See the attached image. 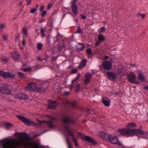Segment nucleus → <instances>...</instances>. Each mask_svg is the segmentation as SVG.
<instances>
[{
	"mask_svg": "<svg viewBox=\"0 0 148 148\" xmlns=\"http://www.w3.org/2000/svg\"><path fill=\"white\" fill-rule=\"evenodd\" d=\"M18 75L21 78L24 79L25 77L24 74L21 72H18Z\"/></svg>",
	"mask_w": 148,
	"mask_h": 148,
	"instance_id": "33",
	"label": "nucleus"
},
{
	"mask_svg": "<svg viewBox=\"0 0 148 148\" xmlns=\"http://www.w3.org/2000/svg\"><path fill=\"white\" fill-rule=\"evenodd\" d=\"M138 16L141 17V18L143 19L145 17V14H141L139 13L138 14Z\"/></svg>",
	"mask_w": 148,
	"mask_h": 148,
	"instance_id": "39",
	"label": "nucleus"
},
{
	"mask_svg": "<svg viewBox=\"0 0 148 148\" xmlns=\"http://www.w3.org/2000/svg\"><path fill=\"white\" fill-rule=\"evenodd\" d=\"M80 77V74H78L77 75V77L76 78H77V79H78V78H79Z\"/></svg>",
	"mask_w": 148,
	"mask_h": 148,
	"instance_id": "63",
	"label": "nucleus"
},
{
	"mask_svg": "<svg viewBox=\"0 0 148 148\" xmlns=\"http://www.w3.org/2000/svg\"><path fill=\"white\" fill-rule=\"evenodd\" d=\"M69 92L65 91L64 92V95H69Z\"/></svg>",
	"mask_w": 148,
	"mask_h": 148,
	"instance_id": "61",
	"label": "nucleus"
},
{
	"mask_svg": "<svg viewBox=\"0 0 148 148\" xmlns=\"http://www.w3.org/2000/svg\"><path fill=\"white\" fill-rule=\"evenodd\" d=\"M77 5V4H72L71 9L73 12L76 14L78 13Z\"/></svg>",
	"mask_w": 148,
	"mask_h": 148,
	"instance_id": "21",
	"label": "nucleus"
},
{
	"mask_svg": "<svg viewBox=\"0 0 148 148\" xmlns=\"http://www.w3.org/2000/svg\"><path fill=\"white\" fill-rule=\"evenodd\" d=\"M136 127V125L135 123H129L126 126V127L128 128L131 127Z\"/></svg>",
	"mask_w": 148,
	"mask_h": 148,
	"instance_id": "29",
	"label": "nucleus"
},
{
	"mask_svg": "<svg viewBox=\"0 0 148 148\" xmlns=\"http://www.w3.org/2000/svg\"><path fill=\"white\" fill-rule=\"evenodd\" d=\"M120 145L121 146V148H132V147H126L124 145H123L121 144V145Z\"/></svg>",
	"mask_w": 148,
	"mask_h": 148,
	"instance_id": "52",
	"label": "nucleus"
},
{
	"mask_svg": "<svg viewBox=\"0 0 148 148\" xmlns=\"http://www.w3.org/2000/svg\"><path fill=\"white\" fill-rule=\"evenodd\" d=\"M80 85L79 84L77 85L75 87V91L76 92H78L80 90Z\"/></svg>",
	"mask_w": 148,
	"mask_h": 148,
	"instance_id": "37",
	"label": "nucleus"
},
{
	"mask_svg": "<svg viewBox=\"0 0 148 148\" xmlns=\"http://www.w3.org/2000/svg\"><path fill=\"white\" fill-rule=\"evenodd\" d=\"M108 140H109L112 144H118L119 145H121V143L119 142L118 139L116 137L110 135Z\"/></svg>",
	"mask_w": 148,
	"mask_h": 148,
	"instance_id": "7",
	"label": "nucleus"
},
{
	"mask_svg": "<svg viewBox=\"0 0 148 148\" xmlns=\"http://www.w3.org/2000/svg\"><path fill=\"white\" fill-rule=\"evenodd\" d=\"M77 69H72L71 70V72L73 73H75L77 72Z\"/></svg>",
	"mask_w": 148,
	"mask_h": 148,
	"instance_id": "44",
	"label": "nucleus"
},
{
	"mask_svg": "<svg viewBox=\"0 0 148 148\" xmlns=\"http://www.w3.org/2000/svg\"><path fill=\"white\" fill-rule=\"evenodd\" d=\"M137 73L138 74V75H141V74H143L141 72V71H140V70L138 69H137V71H136Z\"/></svg>",
	"mask_w": 148,
	"mask_h": 148,
	"instance_id": "54",
	"label": "nucleus"
},
{
	"mask_svg": "<svg viewBox=\"0 0 148 148\" xmlns=\"http://www.w3.org/2000/svg\"><path fill=\"white\" fill-rule=\"evenodd\" d=\"M4 125L5 127V129L8 130L13 125L10 123H6L4 124Z\"/></svg>",
	"mask_w": 148,
	"mask_h": 148,
	"instance_id": "27",
	"label": "nucleus"
},
{
	"mask_svg": "<svg viewBox=\"0 0 148 148\" xmlns=\"http://www.w3.org/2000/svg\"><path fill=\"white\" fill-rule=\"evenodd\" d=\"M47 11L45 10L43 11L42 14H41V16L42 17L44 16L47 14Z\"/></svg>",
	"mask_w": 148,
	"mask_h": 148,
	"instance_id": "47",
	"label": "nucleus"
},
{
	"mask_svg": "<svg viewBox=\"0 0 148 148\" xmlns=\"http://www.w3.org/2000/svg\"><path fill=\"white\" fill-rule=\"evenodd\" d=\"M138 79L141 82H143L146 81V78L143 75L141 74L138 75Z\"/></svg>",
	"mask_w": 148,
	"mask_h": 148,
	"instance_id": "23",
	"label": "nucleus"
},
{
	"mask_svg": "<svg viewBox=\"0 0 148 148\" xmlns=\"http://www.w3.org/2000/svg\"><path fill=\"white\" fill-rule=\"evenodd\" d=\"M86 52L88 54H91L92 53V49L90 48H88L87 49Z\"/></svg>",
	"mask_w": 148,
	"mask_h": 148,
	"instance_id": "43",
	"label": "nucleus"
},
{
	"mask_svg": "<svg viewBox=\"0 0 148 148\" xmlns=\"http://www.w3.org/2000/svg\"><path fill=\"white\" fill-rule=\"evenodd\" d=\"M56 102L55 101H50L48 105V108L51 109H55L57 105Z\"/></svg>",
	"mask_w": 148,
	"mask_h": 148,
	"instance_id": "14",
	"label": "nucleus"
},
{
	"mask_svg": "<svg viewBox=\"0 0 148 148\" xmlns=\"http://www.w3.org/2000/svg\"><path fill=\"white\" fill-rule=\"evenodd\" d=\"M33 145L28 136L27 135L22 138L21 140L16 139H5L2 141V148H17L16 146H22L25 147H29ZM44 146H40L38 144L35 145V148H45Z\"/></svg>",
	"mask_w": 148,
	"mask_h": 148,
	"instance_id": "1",
	"label": "nucleus"
},
{
	"mask_svg": "<svg viewBox=\"0 0 148 148\" xmlns=\"http://www.w3.org/2000/svg\"><path fill=\"white\" fill-rule=\"evenodd\" d=\"M77 47L78 49L82 50L85 47L84 45L81 43H79L77 45Z\"/></svg>",
	"mask_w": 148,
	"mask_h": 148,
	"instance_id": "24",
	"label": "nucleus"
},
{
	"mask_svg": "<svg viewBox=\"0 0 148 148\" xmlns=\"http://www.w3.org/2000/svg\"><path fill=\"white\" fill-rule=\"evenodd\" d=\"M91 76L90 74L86 73L85 75L84 82L85 84L86 85L89 83L91 79Z\"/></svg>",
	"mask_w": 148,
	"mask_h": 148,
	"instance_id": "17",
	"label": "nucleus"
},
{
	"mask_svg": "<svg viewBox=\"0 0 148 148\" xmlns=\"http://www.w3.org/2000/svg\"><path fill=\"white\" fill-rule=\"evenodd\" d=\"M23 35L27 36V29L25 27H24L23 29Z\"/></svg>",
	"mask_w": 148,
	"mask_h": 148,
	"instance_id": "32",
	"label": "nucleus"
},
{
	"mask_svg": "<svg viewBox=\"0 0 148 148\" xmlns=\"http://www.w3.org/2000/svg\"><path fill=\"white\" fill-rule=\"evenodd\" d=\"M62 121L64 124L66 123L74 124V121L71 118L67 117H64L62 119Z\"/></svg>",
	"mask_w": 148,
	"mask_h": 148,
	"instance_id": "12",
	"label": "nucleus"
},
{
	"mask_svg": "<svg viewBox=\"0 0 148 148\" xmlns=\"http://www.w3.org/2000/svg\"><path fill=\"white\" fill-rule=\"evenodd\" d=\"M43 45L41 43H38V44L37 48V49L39 51L41 50L43 47Z\"/></svg>",
	"mask_w": 148,
	"mask_h": 148,
	"instance_id": "30",
	"label": "nucleus"
},
{
	"mask_svg": "<svg viewBox=\"0 0 148 148\" xmlns=\"http://www.w3.org/2000/svg\"><path fill=\"white\" fill-rule=\"evenodd\" d=\"M81 16H82L81 18L83 19H85L86 18V16H83V15H81Z\"/></svg>",
	"mask_w": 148,
	"mask_h": 148,
	"instance_id": "62",
	"label": "nucleus"
},
{
	"mask_svg": "<svg viewBox=\"0 0 148 148\" xmlns=\"http://www.w3.org/2000/svg\"><path fill=\"white\" fill-rule=\"evenodd\" d=\"M18 45H19V47H20V48L21 49H23L24 47H22L21 46V42H18Z\"/></svg>",
	"mask_w": 148,
	"mask_h": 148,
	"instance_id": "58",
	"label": "nucleus"
},
{
	"mask_svg": "<svg viewBox=\"0 0 148 148\" xmlns=\"http://www.w3.org/2000/svg\"><path fill=\"white\" fill-rule=\"evenodd\" d=\"M26 42V41L24 39V38H23V39L22 40V44L24 46H25V45Z\"/></svg>",
	"mask_w": 148,
	"mask_h": 148,
	"instance_id": "53",
	"label": "nucleus"
},
{
	"mask_svg": "<svg viewBox=\"0 0 148 148\" xmlns=\"http://www.w3.org/2000/svg\"><path fill=\"white\" fill-rule=\"evenodd\" d=\"M64 128H65V130L67 131L68 130H70L69 129V127L68 126H65L64 127Z\"/></svg>",
	"mask_w": 148,
	"mask_h": 148,
	"instance_id": "59",
	"label": "nucleus"
},
{
	"mask_svg": "<svg viewBox=\"0 0 148 148\" xmlns=\"http://www.w3.org/2000/svg\"><path fill=\"white\" fill-rule=\"evenodd\" d=\"M11 90L6 88L0 87V93L4 94H10Z\"/></svg>",
	"mask_w": 148,
	"mask_h": 148,
	"instance_id": "15",
	"label": "nucleus"
},
{
	"mask_svg": "<svg viewBox=\"0 0 148 148\" xmlns=\"http://www.w3.org/2000/svg\"><path fill=\"white\" fill-rule=\"evenodd\" d=\"M103 69L105 70H110L112 66V63L109 61H105L102 64Z\"/></svg>",
	"mask_w": 148,
	"mask_h": 148,
	"instance_id": "8",
	"label": "nucleus"
},
{
	"mask_svg": "<svg viewBox=\"0 0 148 148\" xmlns=\"http://www.w3.org/2000/svg\"><path fill=\"white\" fill-rule=\"evenodd\" d=\"M16 76V74H13L10 72H4L0 69V76L4 78H13L15 77Z\"/></svg>",
	"mask_w": 148,
	"mask_h": 148,
	"instance_id": "5",
	"label": "nucleus"
},
{
	"mask_svg": "<svg viewBox=\"0 0 148 148\" xmlns=\"http://www.w3.org/2000/svg\"><path fill=\"white\" fill-rule=\"evenodd\" d=\"M106 28L105 27H102L99 29L98 31L99 34L106 32Z\"/></svg>",
	"mask_w": 148,
	"mask_h": 148,
	"instance_id": "31",
	"label": "nucleus"
},
{
	"mask_svg": "<svg viewBox=\"0 0 148 148\" xmlns=\"http://www.w3.org/2000/svg\"><path fill=\"white\" fill-rule=\"evenodd\" d=\"M18 98L21 99H28V97L27 94L25 93H20L18 94Z\"/></svg>",
	"mask_w": 148,
	"mask_h": 148,
	"instance_id": "19",
	"label": "nucleus"
},
{
	"mask_svg": "<svg viewBox=\"0 0 148 148\" xmlns=\"http://www.w3.org/2000/svg\"><path fill=\"white\" fill-rule=\"evenodd\" d=\"M127 78L131 83L132 84L135 83L136 76L135 73L133 72L130 71L127 75Z\"/></svg>",
	"mask_w": 148,
	"mask_h": 148,
	"instance_id": "6",
	"label": "nucleus"
},
{
	"mask_svg": "<svg viewBox=\"0 0 148 148\" xmlns=\"http://www.w3.org/2000/svg\"><path fill=\"white\" fill-rule=\"evenodd\" d=\"M36 60L38 61L42 62L44 60V59L42 58H40L39 56H38Z\"/></svg>",
	"mask_w": 148,
	"mask_h": 148,
	"instance_id": "51",
	"label": "nucleus"
},
{
	"mask_svg": "<svg viewBox=\"0 0 148 148\" xmlns=\"http://www.w3.org/2000/svg\"><path fill=\"white\" fill-rule=\"evenodd\" d=\"M46 90V88L43 87H38L37 88L36 91L40 92H43Z\"/></svg>",
	"mask_w": 148,
	"mask_h": 148,
	"instance_id": "26",
	"label": "nucleus"
},
{
	"mask_svg": "<svg viewBox=\"0 0 148 148\" xmlns=\"http://www.w3.org/2000/svg\"><path fill=\"white\" fill-rule=\"evenodd\" d=\"M2 60L5 62H6L7 61V58L4 56H3L1 57Z\"/></svg>",
	"mask_w": 148,
	"mask_h": 148,
	"instance_id": "45",
	"label": "nucleus"
},
{
	"mask_svg": "<svg viewBox=\"0 0 148 148\" xmlns=\"http://www.w3.org/2000/svg\"><path fill=\"white\" fill-rule=\"evenodd\" d=\"M87 60L86 59H84L81 62L78 66V68L79 69H82L85 66L86 64Z\"/></svg>",
	"mask_w": 148,
	"mask_h": 148,
	"instance_id": "20",
	"label": "nucleus"
},
{
	"mask_svg": "<svg viewBox=\"0 0 148 148\" xmlns=\"http://www.w3.org/2000/svg\"><path fill=\"white\" fill-rule=\"evenodd\" d=\"M65 45L64 44V43H63V45H62V46H59V47L58 49H59L60 48V49H61V47L65 48Z\"/></svg>",
	"mask_w": 148,
	"mask_h": 148,
	"instance_id": "57",
	"label": "nucleus"
},
{
	"mask_svg": "<svg viewBox=\"0 0 148 148\" xmlns=\"http://www.w3.org/2000/svg\"><path fill=\"white\" fill-rule=\"evenodd\" d=\"M105 38L103 34H100L98 37V40L97 41L95 45L97 46L99 45L101 42L104 41L105 40Z\"/></svg>",
	"mask_w": 148,
	"mask_h": 148,
	"instance_id": "11",
	"label": "nucleus"
},
{
	"mask_svg": "<svg viewBox=\"0 0 148 148\" xmlns=\"http://www.w3.org/2000/svg\"><path fill=\"white\" fill-rule=\"evenodd\" d=\"M68 133L70 134V135L72 136V138H74L75 137L74 136L73 134H72L71 131L69 130H68L67 131Z\"/></svg>",
	"mask_w": 148,
	"mask_h": 148,
	"instance_id": "42",
	"label": "nucleus"
},
{
	"mask_svg": "<svg viewBox=\"0 0 148 148\" xmlns=\"http://www.w3.org/2000/svg\"><path fill=\"white\" fill-rule=\"evenodd\" d=\"M41 36L42 37L44 38L46 36L45 34V28L41 27L40 28Z\"/></svg>",
	"mask_w": 148,
	"mask_h": 148,
	"instance_id": "28",
	"label": "nucleus"
},
{
	"mask_svg": "<svg viewBox=\"0 0 148 148\" xmlns=\"http://www.w3.org/2000/svg\"><path fill=\"white\" fill-rule=\"evenodd\" d=\"M52 6V4L51 3H49L48 5L47 10H49L50 9Z\"/></svg>",
	"mask_w": 148,
	"mask_h": 148,
	"instance_id": "48",
	"label": "nucleus"
},
{
	"mask_svg": "<svg viewBox=\"0 0 148 148\" xmlns=\"http://www.w3.org/2000/svg\"><path fill=\"white\" fill-rule=\"evenodd\" d=\"M73 139L75 143V146L76 147L78 146V144L77 140L75 139V137L73 138Z\"/></svg>",
	"mask_w": 148,
	"mask_h": 148,
	"instance_id": "40",
	"label": "nucleus"
},
{
	"mask_svg": "<svg viewBox=\"0 0 148 148\" xmlns=\"http://www.w3.org/2000/svg\"><path fill=\"white\" fill-rule=\"evenodd\" d=\"M65 101L69 105L73 108H75L77 106V102L76 101H71L69 99H67Z\"/></svg>",
	"mask_w": 148,
	"mask_h": 148,
	"instance_id": "16",
	"label": "nucleus"
},
{
	"mask_svg": "<svg viewBox=\"0 0 148 148\" xmlns=\"http://www.w3.org/2000/svg\"><path fill=\"white\" fill-rule=\"evenodd\" d=\"M60 35L59 34H58L56 37L53 38V40L55 42H57L58 40V38L60 36Z\"/></svg>",
	"mask_w": 148,
	"mask_h": 148,
	"instance_id": "34",
	"label": "nucleus"
},
{
	"mask_svg": "<svg viewBox=\"0 0 148 148\" xmlns=\"http://www.w3.org/2000/svg\"><path fill=\"white\" fill-rule=\"evenodd\" d=\"M77 1V0H72L71 1V3L72 4H76V3Z\"/></svg>",
	"mask_w": 148,
	"mask_h": 148,
	"instance_id": "50",
	"label": "nucleus"
},
{
	"mask_svg": "<svg viewBox=\"0 0 148 148\" xmlns=\"http://www.w3.org/2000/svg\"><path fill=\"white\" fill-rule=\"evenodd\" d=\"M27 65V64H25L23 65V67L21 69L22 70H23L25 72H30L31 71L32 68L31 67H29L28 68H25V67Z\"/></svg>",
	"mask_w": 148,
	"mask_h": 148,
	"instance_id": "25",
	"label": "nucleus"
},
{
	"mask_svg": "<svg viewBox=\"0 0 148 148\" xmlns=\"http://www.w3.org/2000/svg\"><path fill=\"white\" fill-rule=\"evenodd\" d=\"M20 35L19 34L17 35V36L16 37V40L17 41H20Z\"/></svg>",
	"mask_w": 148,
	"mask_h": 148,
	"instance_id": "49",
	"label": "nucleus"
},
{
	"mask_svg": "<svg viewBox=\"0 0 148 148\" xmlns=\"http://www.w3.org/2000/svg\"><path fill=\"white\" fill-rule=\"evenodd\" d=\"M8 35L6 34H3L2 35V37L4 40L7 41L8 40Z\"/></svg>",
	"mask_w": 148,
	"mask_h": 148,
	"instance_id": "35",
	"label": "nucleus"
},
{
	"mask_svg": "<svg viewBox=\"0 0 148 148\" xmlns=\"http://www.w3.org/2000/svg\"><path fill=\"white\" fill-rule=\"evenodd\" d=\"M37 10V9L35 8H34L30 10V13H31L34 14V13Z\"/></svg>",
	"mask_w": 148,
	"mask_h": 148,
	"instance_id": "38",
	"label": "nucleus"
},
{
	"mask_svg": "<svg viewBox=\"0 0 148 148\" xmlns=\"http://www.w3.org/2000/svg\"><path fill=\"white\" fill-rule=\"evenodd\" d=\"M31 0H27V5H29L31 3Z\"/></svg>",
	"mask_w": 148,
	"mask_h": 148,
	"instance_id": "60",
	"label": "nucleus"
},
{
	"mask_svg": "<svg viewBox=\"0 0 148 148\" xmlns=\"http://www.w3.org/2000/svg\"><path fill=\"white\" fill-rule=\"evenodd\" d=\"M11 55L12 57L15 60L18 59L20 56L19 53L16 52L12 53L11 54Z\"/></svg>",
	"mask_w": 148,
	"mask_h": 148,
	"instance_id": "22",
	"label": "nucleus"
},
{
	"mask_svg": "<svg viewBox=\"0 0 148 148\" xmlns=\"http://www.w3.org/2000/svg\"><path fill=\"white\" fill-rule=\"evenodd\" d=\"M102 101L104 105L106 107H109L111 101L107 97H104L102 98Z\"/></svg>",
	"mask_w": 148,
	"mask_h": 148,
	"instance_id": "10",
	"label": "nucleus"
},
{
	"mask_svg": "<svg viewBox=\"0 0 148 148\" xmlns=\"http://www.w3.org/2000/svg\"><path fill=\"white\" fill-rule=\"evenodd\" d=\"M18 118L20 119L22 121L24 122L25 124L29 126L30 125H33L37 126H39L42 125V123H46L49 124V126L51 128L54 127V126L53 125L50 121H40L39 120L38 121L40 122L39 123H36L30 119H28L26 118L25 117L23 116H17Z\"/></svg>",
	"mask_w": 148,
	"mask_h": 148,
	"instance_id": "3",
	"label": "nucleus"
},
{
	"mask_svg": "<svg viewBox=\"0 0 148 148\" xmlns=\"http://www.w3.org/2000/svg\"><path fill=\"white\" fill-rule=\"evenodd\" d=\"M78 134L79 136H81V138L83 140H85L93 144H96L97 143V142L96 141L90 137L84 135L80 133H79Z\"/></svg>",
	"mask_w": 148,
	"mask_h": 148,
	"instance_id": "4",
	"label": "nucleus"
},
{
	"mask_svg": "<svg viewBox=\"0 0 148 148\" xmlns=\"http://www.w3.org/2000/svg\"><path fill=\"white\" fill-rule=\"evenodd\" d=\"M45 21V19L44 18H42L40 19L39 21V23H42Z\"/></svg>",
	"mask_w": 148,
	"mask_h": 148,
	"instance_id": "56",
	"label": "nucleus"
},
{
	"mask_svg": "<svg viewBox=\"0 0 148 148\" xmlns=\"http://www.w3.org/2000/svg\"><path fill=\"white\" fill-rule=\"evenodd\" d=\"M67 142L69 148H73L71 143L69 142L68 140H67Z\"/></svg>",
	"mask_w": 148,
	"mask_h": 148,
	"instance_id": "41",
	"label": "nucleus"
},
{
	"mask_svg": "<svg viewBox=\"0 0 148 148\" xmlns=\"http://www.w3.org/2000/svg\"><path fill=\"white\" fill-rule=\"evenodd\" d=\"M44 8L45 6L44 5L41 6L40 8V12L44 10Z\"/></svg>",
	"mask_w": 148,
	"mask_h": 148,
	"instance_id": "55",
	"label": "nucleus"
},
{
	"mask_svg": "<svg viewBox=\"0 0 148 148\" xmlns=\"http://www.w3.org/2000/svg\"><path fill=\"white\" fill-rule=\"evenodd\" d=\"M100 136L101 138L103 139L108 140L110 135L104 132H101L100 133Z\"/></svg>",
	"mask_w": 148,
	"mask_h": 148,
	"instance_id": "18",
	"label": "nucleus"
},
{
	"mask_svg": "<svg viewBox=\"0 0 148 148\" xmlns=\"http://www.w3.org/2000/svg\"><path fill=\"white\" fill-rule=\"evenodd\" d=\"M5 27V25L4 23L0 24V29L2 30Z\"/></svg>",
	"mask_w": 148,
	"mask_h": 148,
	"instance_id": "46",
	"label": "nucleus"
},
{
	"mask_svg": "<svg viewBox=\"0 0 148 148\" xmlns=\"http://www.w3.org/2000/svg\"><path fill=\"white\" fill-rule=\"evenodd\" d=\"M74 86L73 85V84H71V87L70 88V89H72Z\"/></svg>",
	"mask_w": 148,
	"mask_h": 148,
	"instance_id": "64",
	"label": "nucleus"
},
{
	"mask_svg": "<svg viewBox=\"0 0 148 148\" xmlns=\"http://www.w3.org/2000/svg\"><path fill=\"white\" fill-rule=\"evenodd\" d=\"M75 33H82V31L81 30V29L80 27L78 26H77V31Z\"/></svg>",
	"mask_w": 148,
	"mask_h": 148,
	"instance_id": "36",
	"label": "nucleus"
},
{
	"mask_svg": "<svg viewBox=\"0 0 148 148\" xmlns=\"http://www.w3.org/2000/svg\"><path fill=\"white\" fill-rule=\"evenodd\" d=\"M118 131L121 135L127 137L133 136L135 135L136 134L145 135L147 134V132H145L140 129H119Z\"/></svg>",
	"mask_w": 148,
	"mask_h": 148,
	"instance_id": "2",
	"label": "nucleus"
},
{
	"mask_svg": "<svg viewBox=\"0 0 148 148\" xmlns=\"http://www.w3.org/2000/svg\"><path fill=\"white\" fill-rule=\"evenodd\" d=\"M106 74L108 77V78H110L112 80H114L116 79V74L115 73L111 72H108L106 73Z\"/></svg>",
	"mask_w": 148,
	"mask_h": 148,
	"instance_id": "13",
	"label": "nucleus"
},
{
	"mask_svg": "<svg viewBox=\"0 0 148 148\" xmlns=\"http://www.w3.org/2000/svg\"><path fill=\"white\" fill-rule=\"evenodd\" d=\"M26 88L32 91L36 90L37 86L36 84L34 83H32L28 84L26 87Z\"/></svg>",
	"mask_w": 148,
	"mask_h": 148,
	"instance_id": "9",
	"label": "nucleus"
}]
</instances>
